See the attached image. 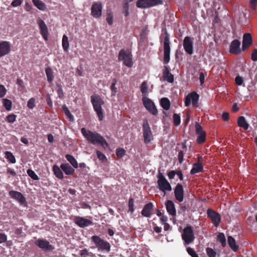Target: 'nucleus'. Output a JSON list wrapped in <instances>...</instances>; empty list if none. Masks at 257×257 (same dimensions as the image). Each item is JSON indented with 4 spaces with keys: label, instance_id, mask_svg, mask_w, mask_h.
<instances>
[{
    "label": "nucleus",
    "instance_id": "nucleus-1",
    "mask_svg": "<svg viewBox=\"0 0 257 257\" xmlns=\"http://www.w3.org/2000/svg\"><path fill=\"white\" fill-rule=\"evenodd\" d=\"M81 132L89 143L93 145L99 144L104 149L108 147V144L99 134L86 130L84 127L81 128Z\"/></svg>",
    "mask_w": 257,
    "mask_h": 257
},
{
    "label": "nucleus",
    "instance_id": "nucleus-2",
    "mask_svg": "<svg viewBox=\"0 0 257 257\" xmlns=\"http://www.w3.org/2000/svg\"><path fill=\"white\" fill-rule=\"evenodd\" d=\"M162 32L163 33L161 34L160 39L164 46V63L167 64L170 61V37L166 28L163 29Z\"/></svg>",
    "mask_w": 257,
    "mask_h": 257
},
{
    "label": "nucleus",
    "instance_id": "nucleus-3",
    "mask_svg": "<svg viewBox=\"0 0 257 257\" xmlns=\"http://www.w3.org/2000/svg\"><path fill=\"white\" fill-rule=\"evenodd\" d=\"M90 98L93 109L98 117L99 120H102L103 119V113L101 105L104 104V101L98 94L91 95Z\"/></svg>",
    "mask_w": 257,
    "mask_h": 257
},
{
    "label": "nucleus",
    "instance_id": "nucleus-4",
    "mask_svg": "<svg viewBox=\"0 0 257 257\" xmlns=\"http://www.w3.org/2000/svg\"><path fill=\"white\" fill-rule=\"evenodd\" d=\"M92 241L95 244L96 247L98 250L102 251H109L110 250V243L100 238L97 235H93L91 237Z\"/></svg>",
    "mask_w": 257,
    "mask_h": 257
},
{
    "label": "nucleus",
    "instance_id": "nucleus-5",
    "mask_svg": "<svg viewBox=\"0 0 257 257\" xmlns=\"http://www.w3.org/2000/svg\"><path fill=\"white\" fill-rule=\"evenodd\" d=\"M157 184L158 188L160 191L164 192V195L166 194V192L172 190V187L170 184L166 180L163 173L159 172Z\"/></svg>",
    "mask_w": 257,
    "mask_h": 257
},
{
    "label": "nucleus",
    "instance_id": "nucleus-6",
    "mask_svg": "<svg viewBox=\"0 0 257 257\" xmlns=\"http://www.w3.org/2000/svg\"><path fill=\"white\" fill-rule=\"evenodd\" d=\"M119 61H123V64L128 67H131L133 65L132 55L129 51L121 49L118 54Z\"/></svg>",
    "mask_w": 257,
    "mask_h": 257
},
{
    "label": "nucleus",
    "instance_id": "nucleus-7",
    "mask_svg": "<svg viewBox=\"0 0 257 257\" xmlns=\"http://www.w3.org/2000/svg\"><path fill=\"white\" fill-rule=\"evenodd\" d=\"M143 132L144 142L145 144H148L152 140L153 135L149 122L147 119H145L143 121Z\"/></svg>",
    "mask_w": 257,
    "mask_h": 257
},
{
    "label": "nucleus",
    "instance_id": "nucleus-8",
    "mask_svg": "<svg viewBox=\"0 0 257 257\" xmlns=\"http://www.w3.org/2000/svg\"><path fill=\"white\" fill-rule=\"evenodd\" d=\"M182 237L187 244H190L194 240L195 236L192 227L191 226H187L183 229Z\"/></svg>",
    "mask_w": 257,
    "mask_h": 257
},
{
    "label": "nucleus",
    "instance_id": "nucleus-9",
    "mask_svg": "<svg viewBox=\"0 0 257 257\" xmlns=\"http://www.w3.org/2000/svg\"><path fill=\"white\" fill-rule=\"evenodd\" d=\"M199 98V94L195 91H192L189 93L185 98V105L189 106L191 103L194 107L198 106V102Z\"/></svg>",
    "mask_w": 257,
    "mask_h": 257
},
{
    "label": "nucleus",
    "instance_id": "nucleus-10",
    "mask_svg": "<svg viewBox=\"0 0 257 257\" xmlns=\"http://www.w3.org/2000/svg\"><path fill=\"white\" fill-rule=\"evenodd\" d=\"M161 0H138L136 6L140 8H148L156 5L162 4Z\"/></svg>",
    "mask_w": 257,
    "mask_h": 257
},
{
    "label": "nucleus",
    "instance_id": "nucleus-11",
    "mask_svg": "<svg viewBox=\"0 0 257 257\" xmlns=\"http://www.w3.org/2000/svg\"><path fill=\"white\" fill-rule=\"evenodd\" d=\"M102 8L101 2H94L91 8V16L95 19L99 18L102 15Z\"/></svg>",
    "mask_w": 257,
    "mask_h": 257
},
{
    "label": "nucleus",
    "instance_id": "nucleus-12",
    "mask_svg": "<svg viewBox=\"0 0 257 257\" xmlns=\"http://www.w3.org/2000/svg\"><path fill=\"white\" fill-rule=\"evenodd\" d=\"M142 100L145 107L151 113L154 115H157L158 110L154 103L150 98L144 96Z\"/></svg>",
    "mask_w": 257,
    "mask_h": 257
},
{
    "label": "nucleus",
    "instance_id": "nucleus-13",
    "mask_svg": "<svg viewBox=\"0 0 257 257\" xmlns=\"http://www.w3.org/2000/svg\"><path fill=\"white\" fill-rule=\"evenodd\" d=\"M207 214L208 217L211 220V222L214 226L218 227L221 221L220 214L211 208L207 209Z\"/></svg>",
    "mask_w": 257,
    "mask_h": 257
},
{
    "label": "nucleus",
    "instance_id": "nucleus-14",
    "mask_svg": "<svg viewBox=\"0 0 257 257\" xmlns=\"http://www.w3.org/2000/svg\"><path fill=\"white\" fill-rule=\"evenodd\" d=\"M73 221L76 224L81 228H84L93 224L91 220L79 216H74Z\"/></svg>",
    "mask_w": 257,
    "mask_h": 257
},
{
    "label": "nucleus",
    "instance_id": "nucleus-15",
    "mask_svg": "<svg viewBox=\"0 0 257 257\" xmlns=\"http://www.w3.org/2000/svg\"><path fill=\"white\" fill-rule=\"evenodd\" d=\"M35 244L45 251H52L54 249L53 245L49 242L43 239H38L35 242Z\"/></svg>",
    "mask_w": 257,
    "mask_h": 257
},
{
    "label": "nucleus",
    "instance_id": "nucleus-16",
    "mask_svg": "<svg viewBox=\"0 0 257 257\" xmlns=\"http://www.w3.org/2000/svg\"><path fill=\"white\" fill-rule=\"evenodd\" d=\"M37 23L40 29V34H41L44 39L46 41H47L48 37V30L46 24L45 23L44 21L40 18L37 20Z\"/></svg>",
    "mask_w": 257,
    "mask_h": 257
},
{
    "label": "nucleus",
    "instance_id": "nucleus-17",
    "mask_svg": "<svg viewBox=\"0 0 257 257\" xmlns=\"http://www.w3.org/2000/svg\"><path fill=\"white\" fill-rule=\"evenodd\" d=\"M183 47L185 51L189 55H192L193 53V42L191 38L186 36L183 40Z\"/></svg>",
    "mask_w": 257,
    "mask_h": 257
},
{
    "label": "nucleus",
    "instance_id": "nucleus-18",
    "mask_svg": "<svg viewBox=\"0 0 257 257\" xmlns=\"http://www.w3.org/2000/svg\"><path fill=\"white\" fill-rule=\"evenodd\" d=\"M9 195L11 198L17 200L22 204H26V200L23 194L18 191L12 190L9 192Z\"/></svg>",
    "mask_w": 257,
    "mask_h": 257
},
{
    "label": "nucleus",
    "instance_id": "nucleus-19",
    "mask_svg": "<svg viewBox=\"0 0 257 257\" xmlns=\"http://www.w3.org/2000/svg\"><path fill=\"white\" fill-rule=\"evenodd\" d=\"M11 51V45L9 42H0V57L8 55Z\"/></svg>",
    "mask_w": 257,
    "mask_h": 257
},
{
    "label": "nucleus",
    "instance_id": "nucleus-20",
    "mask_svg": "<svg viewBox=\"0 0 257 257\" xmlns=\"http://www.w3.org/2000/svg\"><path fill=\"white\" fill-rule=\"evenodd\" d=\"M174 195L175 198L179 202H181L184 199V189L181 184L178 183L174 189Z\"/></svg>",
    "mask_w": 257,
    "mask_h": 257
},
{
    "label": "nucleus",
    "instance_id": "nucleus-21",
    "mask_svg": "<svg viewBox=\"0 0 257 257\" xmlns=\"http://www.w3.org/2000/svg\"><path fill=\"white\" fill-rule=\"evenodd\" d=\"M240 46V42L239 40L237 39L233 40L230 45L229 52L235 55L239 54L241 52Z\"/></svg>",
    "mask_w": 257,
    "mask_h": 257
},
{
    "label": "nucleus",
    "instance_id": "nucleus-22",
    "mask_svg": "<svg viewBox=\"0 0 257 257\" xmlns=\"http://www.w3.org/2000/svg\"><path fill=\"white\" fill-rule=\"evenodd\" d=\"M163 78L164 81L172 83L174 81V75L170 72L169 67L164 66L163 70Z\"/></svg>",
    "mask_w": 257,
    "mask_h": 257
},
{
    "label": "nucleus",
    "instance_id": "nucleus-23",
    "mask_svg": "<svg viewBox=\"0 0 257 257\" xmlns=\"http://www.w3.org/2000/svg\"><path fill=\"white\" fill-rule=\"evenodd\" d=\"M252 43L251 35L250 33H245L243 36L242 50H245Z\"/></svg>",
    "mask_w": 257,
    "mask_h": 257
},
{
    "label": "nucleus",
    "instance_id": "nucleus-24",
    "mask_svg": "<svg viewBox=\"0 0 257 257\" xmlns=\"http://www.w3.org/2000/svg\"><path fill=\"white\" fill-rule=\"evenodd\" d=\"M153 207V204L152 202H149L146 204L141 211L142 215L146 217H151L152 214Z\"/></svg>",
    "mask_w": 257,
    "mask_h": 257
},
{
    "label": "nucleus",
    "instance_id": "nucleus-25",
    "mask_svg": "<svg viewBox=\"0 0 257 257\" xmlns=\"http://www.w3.org/2000/svg\"><path fill=\"white\" fill-rule=\"evenodd\" d=\"M201 157H198V162L194 163L193 167L190 171V174L193 175L198 173L202 172L203 170V167L202 164L200 162V160Z\"/></svg>",
    "mask_w": 257,
    "mask_h": 257
},
{
    "label": "nucleus",
    "instance_id": "nucleus-26",
    "mask_svg": "<svg viewBox=\"0 0 257 257\" xmlns=\"http://www.w3.org/2000/svg\"><path fill=\"white\" fill-rule=\"evenodd\" d=\"M166 207L167 212L169 214L172 216H175L176 215V211L175 207V205L172 201L168 200L166 202Z\"/></svg>",
    "mask_w": 257,
    "mask_h": 257
},
{
    "label": "nucleus",
    "instance_id": "nucleus-27",
    "mask_svg": "<svg viewBox=\"0 0 257 257\" xmlns=\"http://www.w3.org/2000/svg\"><path fill=\"white\" fill-rule=\"evenodd\" d=\"M60 168L66 175H72L74 173L75 170L68 163L62 164Z\"/></svg>",
    "mask_w": 257,
    "mask_h": 257
},
{
    "label": "nucleus",
    "instance_id": "nucleus-28",
    "mask_svg": "<svg viewBox=\"0 0 257 257\" xmlns=\"http://www.w3.org/2000/svg\"><path fill=\"white\" fill-rule=\"evenodd\" d=\"M228 244L231 249L234 252L237 251L239 249V246L236 245L235 239L231 236H229L227 239Z\"/></svg>",
    "mask_w": 257,
    "mask_h": 257
},
{
    "label": "nucleus",
    "instance_id": "nucleus-29",
    "mask_svg": "<svg viewBox=\"0 0 257 257\" xmlns=\"http://www.w3.org/2000/svg\"><path fill=\"white\" fill-rule=\"evenodd\" d=\"M53 171L55 176L58 178L60 179H63L64 178L63 173L60 167H59L57 165H54L53 166Z\"/></svg>",
    "mask_w": 257,
    "mask_h": 257
},
{
    "label": "nucleus",
    "instance_id": "nucleus-30",
    "mask_svg": "<svg viewBox=\"0 0 257 257\" xmlns=\"http://www.w3.org/2000/svg\"><path fill=\"white\" fill-rule=\"evenodd\" d=\"M237 124L239 127H243L245 130L248 128L249 125L247 123L244 116H239L237 119Z\"/></svg>",
    "mask_w": 257,
    "mask_h": 257
},
{
    "label": "nucleus",
    "instance_id": "nucleus-31",
    "mask_svg": "<svg viewBox=\"0 0 257 257\" xmlns=\"http://www.w3.org/2000/svg\"><path fill=\"white\" fill-rule=\"evenodd\" d=\"M182 150H181L179 152L178 155V161L180 164H182L184 161V152L187 151V146L186 145V143H182Z\"/></svg>",
    "mask_w": 257,
    "mask_h": 257
},
{
    "label": "nucleus",
    "instance_id": "nucleus-32",
    "mask_svg": "<svg viewBox=\"0 0 257 257\" xmlns=\"http://www.w3.org/2000/svg\"><path fill=\"white\" fill-rule=\"evenodd\" d=\"M65 158L74 168H78V165L77 162L73 156L70 154H67L65 156Z\"/></svg>",
    "mask_w": 257,
    "mask_h": 257
},
{
    "label": "nucleus",
    "instance_id": "nucleus-33",
    "mask_svg": "<svg viewBox=\"0 0 257 257\" xmlns=\"http://www.w3.org/2000/svg\"><path fill=\"white\" fill-rule=\"evenodd\" d=\"M161 106L165 110H168L170 107V102L168 98L166 97L162 98L160 101Z\"/></svg>",
    "mask_w": 257,
    "mask_h": 257
},
{
    "label": "nucleus",
    "instance_id": "nucleus-34",
    "mask_svg": "<svg viewBox=\"0 0 257 257\" xmlns=\"http://www.w3.org/2000/svg\"><path fill=\"white\" fill-rule=\"evenodd\" d=\"M46 74L47 77V80L49 83H51L54 78L53 71L51 68L47 67L45 69Z\"/></svg>",
    "mask_w": 257,
    "mask_h": 257
},
{
    "label": "nucleus",
    "instance_id": "nucleus-35",
    "mask_svg": "<svg viewBox=\"0 0 257 257\" xmlns=\"http://www.w3.org/2000/svg\"><path fill=\"white\" fill-rule=\"evenodd\" d=\"M2 102L3 106L7 110L10 111L12 109L13 104L11 100L7 98H3L2 99Z\"/></svg>",
    "mask_w": 257,
    "mask_h": 257
},
{
    "label": "nucleus",
    "instance_id": "nucleus-36",
    "mask_svg": "<svg viewBox=\"0 0 257 257\" xmlns=\"http://www.w3.org/2000/svg\"><path fill=\"white\" fill-rule=\"evenodd\" d=\"M62 45L64 51L65 52H67L69 47V44L68 42V38L67 36L65 35H64L63 36Z\"/></svg>",
    "mask_w": 257,
    "mask_h": 257
},
{
    "label": "nucleus",
    "instance_id": "nucleus-37",
    "mask_svg": "<svg viewBox=\"0 0 257 257\" xmlns=\"http://www.w3.org/2000/svg\"><path fill=\"white\" fill-rule=\"evenodd\" d=\"M34 6L39 10L43 11L45 9V5L40 0H32Z\"/></svg>",
    "mask_w": 257,
    "mask_h": 257
},
{
    "label": "nucleus",
    "instance_id": "nucleus-38",
    "mask_svg": "<svg viewBox=\"0 0 257 257\" xmlns=\"http://www.w3.org/2000/svg\"><path fill=\"white\" fill-rule=\"evenodd\" d=\"M149 33V30L148 29V26H145L143 27L140 34L141 39L144 41L147 38V36Z\"/></svg>",
    "mask_w": 257,
    "mask_h": 257
},
{
    "label": "nucleus",
    "instance_id": "nucleus-39",
    "mask_svg": "<svg viewBox=\"0 0 257 257\" xmlns=\"http://www.w3.org/2000/svg\"><path fill=\"white\" fill-rule=\"evenodd\" d=\"M5 157L11 163H13V164L16 163V160L15 157L11 152L6 151L5 152Z\"/></svg>",
    "mask_w": 257,
    "mask_h": 257
},
{
    "label": "nucleus",
    "instance_id": "nucleus-40",
    "mask_svg": "<svg viewBox=\"0 0 257 257\" xmlns=\"http://www.w3.org/2000/svg\"><path fill=\"white\" fill-rule=\"evenodd\" d=\"M217 240L219 241L223 247H225L226 244V240L224 234L223 233H219L217 236Z\"/></svg>",
    "mask_w": 257,
    "mask_h": 257
},
{
    "label": "nucleus",
    "instance_id": "nucleus-41",
    "mask_svg": "<svg viewBox=\"0 0 257 257\" xmlns=\"http://www.w3.org/2000/svg\"><path fill=\"white\" fill-rule=\"evenodd\" d=\"M113 17L110 10L107 11L106 14V21L109 25L111 26L113 23Z\"/></svg>",
    "mask_w": 257,
    "mask_h": 257
},
{
    "label": "nucleus",
    "instance_id": "nucleus-42",
    "mask_svg": "<svg viewBox=\"0 0 257 257\" xmlns=\"http://www.w3.org/2000/svg\"><path fill=\"white\" fill-rule=\"evenodd\" d=\"M198 137L197 139V142L198 144H202L205 142L206 140V133L198 134Z\"/></svg>",
    "mask_w": 257,
    "mask_h": 257
},
{
    "label": "nucleus",
    "instance_id": "nucleus-43",
    "mask_svg": "<svg viewBox=\"0 0 257 257\" xmlns=\"http://www.w3.org/2000/svg\"><path fill=\"white\" fill-rule=\"evenodd\" d=\"M28 175L33 180H38L39 179L35 172L31 169H28L27 171Z\"/></svg>",
    "mask_w": 257,
    "mask_h": 257
},
{
    "label": "nucleus",
    "instance_id": "nucleus-44",
    "mask_svg": "<svg viewBox=\"0 0 257 257\" xmlns=\"http://www.w3.org/2000/svg\"><path fill=\"white\" fill-rule=\"evenodd\" d=\"M63 109L65 112V114H66V115L69 118V120L70 121L73 120L74 117H73V115L70 113L68 108L66 106H63Z\"/></svg>",
    "mask_w": 257,
    "mask_h": 257
},
{
    "label": "nucleus",
    "instance_id": "nucleus-45",
    "mask_svg": "<svg viewBox=\"0 0 257 257\" xmlns=\"http://www.w3.org/2000/svg\"><path fill=\"white\" fill-rule=\"evenodd\" d=\"M173 121H174V123L175 125V126L179 125L181 122L180 116L177 113H174L173 114Z\"/></svg>",
    "mask_w": 257,
    "mask_h": 257
},
{
    "label": "nucleus",
    "instance_id": "nucleus-46",
    "mask_svg": "<svg viewBox=\"0 0 257 257\" xmlns=\"http://www.w3.org/2000/svg\"><path fill=\"white\" fill-rule=\"evenodd\" d=\"M148 85L146 81H144L141 86V91L144 95L147 94Z\"/></svg>",
    "mask_w": 257,
    "mask_h": 257
},
{
    "label": "nucleus",
    "instance_id": "nucleus-47",
    "mask_svg": "<svg viewBox=\"0 0 257 257\" xmlns=\"http://www.w3.org/2000/svg\"><path fill=\"white\" fill-rule=\"evenodd\" d=\"M206 252L209 257H215L216 255V251L210 247H207L206 248Z\"/></svg>",
    "mask_w": 257,
    "mask_h": 257
},
{
    "label": "nucleus",
    "instance_id": "nucleus-48",
    "mask_svg": "<svg viewBox=\"0 0 257 257\" xmlns=\"http://www.w3.org/2000/svg\"><path fill=\"white\" fill-rule=\"evenodd\" d=\"M123 14H124L125 17H127L129 15V4L128 2H125L123 6Z\"/></svg>",
    "mask_w": 257,
    "mask_h": 257
},
{
    "label": "nucleus",
    "instance_id": "nucleus-49",
    "mask_svg": "<svg viewBox=\"0 0 257 257\" xmlns=\"http://www.w3.org/2000/svg\"><path fill=\"white\" fill-rule=\"evenodd\" d=\"M125 151L122 148H118L116 150V155L118 158H121L125 154Z\"/></svg>",
    "mask_w": 257,
    "mask_h": 257
},
{
    "label": "nucleus",
    "instance_id": "nucleus-50",
    "mask_svg": "<svg viewBox=\"0 0 257 257\" xmlns=\"http://www.w3.org/2000/svg\"><path fill=\"white\" fill-rule=\"evenodd\" d=\"M17 115L14 114H11L7 116L6 120L9 123H13L16 120Z\"/></svg>",
    "mask_w": 257,
    "mask_h": 257
},
{
    "label": "nucleus",
    "instance_id": "nucleus-51",
    "mask_svg": "<svg viewBox=\"0 0 257 257\" xmlns=\"http://www.w3.org/2000/svg\"><path fill=\"white\" fill-rule=\"evenodd\" d=\"M27 106L30 109H33L35 106V99L33 97L31 98L27 103Z\"/></svg>",
    "mask_w": 257,
    "mask_h": 257
},
{
    "label": "nucleus",
    "instance_id": "nucleus-52",
    "mask_svg": "<svg viewBox=\"0 0 257 257\" xmlns=\"http://www.w3.org/2000/svg\"><path fill=\"white\" fill-rule=\"evenodd\" d=\"M195 130L196 133L197 135L205 133L204 131H203L202 127L197 122L195 123Z\"/></svg>",
    "mask_w": 257,
    "mask_h": 257
},
{
    "label": "nucleus",
    "instance_id": "nucleus-53",
    "mask_svg": "<svg viewBox=\"0 0 257 257\" xmlns=\"http://www.w3.org/2000/svg\"><path fill=\"white\" fill-rule=\"evenodd\" d=\"M187 251L191 257H199L196 251L190 247L187 248Z\"/></svg>",
    "mask_w": 257,
    "mask_h": 257
},
{
    "label": "nucleus",
    "instance_id": "nucleus-54",
    "mask_svg": "<svg viewBox=\"0 0 257 257\" xmlns=\"http://www.w3.org/2000/svg\"><path fill=\"white\" fill-rule=\"evenodd\" d=\"M96 155L98 159L102 161H105L107 160L105 156L100 151L98 150H96Z\"/></svg>",
    "mask_w": 257,
    "mask_h": 257
},
{
    "label": "nucleus",
    "instance_id": "nucleus-55",
    "mask_svg": "<svg viewBox=\"0 0 257 257\" xmlns=\"http://www.w3.org/2000/svg\"><path fill=\"white\" fill-rule=\"evenodd\" d=\"M134 201L132 198L129 199L128 200V209L131 213L134 211Z\"/></svg>",
    "mask_w": 257,
    "mask_h": 257
},
{
    "label": "nucleus",
    "instance_id": "nucleus-56",
    "mask_svg": "<svg viewBox=\"0 0 257 257\" xmlns=\"http://www.w3.org/2000/svg\"><path fill=\"white\" fill-rule=\"evenodd\" d=\"M113 81L114 82L112 83L111 85L110 89L111 90V95L112 96H115L117 92V88L115 86L116 80H114Z\"/></svg>",
    "mask_w": 257,
    "mask_h": 257
},
{
    "label": "nucleus",
    "instance_id": "nucleus-57",
    "mask_svg": "<svg viewBox=\"0 0 257 257\" xmlns=\"http://www.w3.org/2000/svg\"><path fill=\"white\" fill-rule=\"evenodd\" d=\"M7 90L4 85L0 84V98H3L4 97L6 93Z\"/></svg>",
    "mask_w": 257,
    "mask_h": 257
},
{
    "label": "nucleus",
    "instance_id": "nucleus-58",
    "mask_svg": "<svg viewBox=\"0 0 257 257\" xmlns=\"http://www.w3.org/2000/svg\"><path fill=\"white\" fill-rule=\"evenodd\" d=\"M235 82L237 85H241L243 82V78L239 76H237L235 78Z\"/></svg>",
    "mask_w": 257,
    "mask_h": 257
},
{
    "label": "nucleus",
    "instance_id": "nucleus-59",
    "mask_svg": "<svg viewBox=\"0 0 257 257\" xmlns=\"http://www.w3.org/2000/svg\"><path fill=\"white\" fill-rule=\"evenodd\" d=\"M22 0H14L12 3L11 5L13 7H17L20 6L22 4Z\"/></svg>",
    "mask_w": 257,
    "mask_h": 257
},
{
    "label": "nucleus",
    "instance_id": "nucleus-60",
    "mask_svg": "<svg viewBox=\"0 0 257 257\" xmlns=\"http://www.w3.org/2000/svg\"><path fill=\"white\" fill-rule=\"evenodd\" d=\"M251 59L253 61H257V50L254 49L251 53Z\"/></svg>",
    "mask_w": 257,
    "mask_h": 257
},
{
    "label": "nucleus",
    "instance_id": "nucleus-61",
    "mask_svg": "<svg viewBox=\"0 0 257 257\" xmlns=\"http://www.w3.org/2000/svg\"><path fill=\"white\" fill-rule=\"evenodd\" d=\"M7 239V235L4 233H0V243H2L6 241Z\"/></svg>",
    "mask_w": 257,
    "mask_h": 257
},
{
    "label": "nucleus",
    "instance_id": "nucleus-62",
    "mask_svg": "<svg viewBox=\"0 0 257 257\" xmlns=\"http://www.w3.org/2000/svg\"><path fill=\"white\" fill-rule=\"evenodd\" d=\"M79 254L82 257H86L88 255V251L87 249L85 248L81 250Z\"/></svg>",
    "mask_w": 257,
    "mask_h": 257
},
{
    "label": "nucleus",
    "instance_id": "nucleus-63",
    "mask_svg": "<svg viewBox=\"0 0 257 257\" xmlns=\"http://www.w3.org/2000/svg\"><path fill=\"white\" fill-rule=\"evenodd\" d=\"M7 173L8 174H10L13 176H16L17 175V173L14 171V170L10 168H8V169H7Z\"/></svg>",
    "mask_w": 257,
    "mask_h": 257
},
{
    "label": "nucleus",
    "instance_id": "nucleus-64",
    "mask_svg": "<svg viewBox=\"0 0 257 257\" xmlns=\"http://www.w3.org/2000/svg\"><path fill=\"white\" fill-rule=\"evenodd\" d=\"M205 80V76L204 73L202 72H200L199 73V80L201 84H203Z\"/></svg>",
    "mask_w": 257,
    "mask_h": 257
}]
</instances>
